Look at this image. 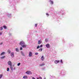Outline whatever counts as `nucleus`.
Here are the masks:
<instances>
[{
  "instance_id": "nucleus-1",
  "label": "nucleus",
  "mask_w": 79,
  "mask_h": 79,
  "mask_svg": "<svg viewBox=\"0 0 79 79\" xmlns=\"http://www.w3.org/2000/svg\"><path fill=\"white\" fill-rule=\"evenodd\" d=\"M8 65H9V66H12V64H11V62L10 61H9L8 62Z\"/></svg>"
},
{
  "instance_id": "nucleus-2",
  "label": "nucleus",
  "mask_w": 79,
  "mask_h": 79,
  "mask_svg": "<svg viewBox=\"0 0 79 79\" xmlns=\"http://www.w3.org/2000/svg\"><path fill=\"white\" fill-rule=\"evenodd\" d=\"M26 73L27 74H32V73L30 71H27Z\"/></svg>"
},
{
  "instance_id": "nucleus-3",
  "label": "nucleus",
  "mask_w": 79,
  "mask_h": 79,
  "mask_svg": "<svg viewBox=\"0 0 79 79\" xmlns=\"http://www.w3.org/2000/svg\"><path fill=\"white\" fill-rule=\"evenodd\" d=\"M24 44H25L24 42L23 41H21L19 43L20 45H21V46L23 45H24Z\"/></svg>"
},
{
  "instance_id": "nucleus-4",
  "label": "nucleus",
  "mask_w": 79,
  "mask_h": 79,
  "mask_svg": "<svg viewBox=\"0 0 79 79\" xmlns=\"http://www.w3.org/2000/svg\"><path fill=\"white\" fill-rule=\"evenodd\" d=\"M32 53L31 52H30L29 55V57H31V56H32Z\"/></svg>"
},
{
  "instance_id": "nucleus-5",
  "label": "nucleus",
  "mask_w": 79,
  "mask_h": 79,
  "mask_svg": "<svg viewBox=\"0 0 79 79\" xmlns=\"http://www.w3.org/2000/svg\"><path fill=\"white\" fill-rule=\"evenodd\" d=\"M10 55L11 56H12V57H14V56L15 55V53H14V52H11V53H10Z\"/></svg>"
},
{
  "instance_id": "nucleus-6",
  "label": "nucleus",
  "mask_w": 79,
  "mask_h": 79,
  "mask_svg": "<svg viewBox=\"0 0 79 79\" xmlns=\"http://www.w3.org/2000/svg\"><path fill=\"white\" fill-rule=\"evenodd\" d=\"M60 62V60H56L55 61V63L56 64H57V63H58Z\"/></svg>"
},
{
  "instance_id": "nucleus-7",
  "label": "nucleus",
  "mask_w": 79,
  "mask_h": 79,
  "mask_svg": "<svg viewBox=\"0 0 79 79\" xmlns=\"http://www.w3.org/2000/svg\"><path fill=\"white\" fill-rule=\"evenodd\" d=\"M22 47H23V48H24L26 47H27V45H26L23 44V45H22Z\"/></svg>"
},
{
  "instance_id": "nucleus-8",
  "label": "nucleus",
  "mask_w": 79,
  "mask_h": 79,
  "mask_svg": "<svg viewBox=\"0 0 79 79\" xmlns=\"http://www.w3.org/2000/svg\"><path fill=\"white\" fill-rule=\"evenodd\" d=\"M43 45H41L40 46H38L37 48V49H38V48H40V47L41 48H42V47Z\"/></svg>"
},
{
  "instance_id": "nucleus-9",
  "label": "nucleus",
  "mask_w": 79,
  "mask_h": 79,
  "mask_svg": "<svg viewBox=\"0 0 79 79\" xmlns=\"http://www.w3.org/2000/svg\"><path fill=\"white\" fill-rule=\"evenodd\" d=\"M46 46L47 48H49L50 47V44H47L46 45Z\"/></svg>"
},
{
  "instance_id": "nucleus-10",
  "label": "nucleus",
  "mask_w": 79,
  "mask_h": 79,
  "mask_svg": "<svg viewBox=\"0 0 79 79\" xmlns=\"http://www.w3.org/2000/svg\"><path fill=\"white\" fill-rule=\"evenodd\" d=\"M27 78H28L27 76H24L23 77V79H27Z\"/></svg>"
},
{
  "instance_id": "nucleus-11",
  "label": "nucleus",
  "mask_w": 79,
  "mask_h": 79,
  "mask_svg": "<svg viewBox=\"0 0 79 79\" xmlns=\"http://www.w3.org/2000/svg\"><path fill=\"white\" fill-rule=\"evenodd\" d=\"M44 56H42L41 58L42 61H44Z\"/></svg>"
},
{
  "instance_id": "nucleus-12",
  "label": "nucleus",
  "mask_w": 79,
  "mask_h": 79,
  "mask_svg": "<svg viewBox=\"0 0 79 79\" xmlns=\"http://www.w3.org/2000/svg\"><path fill=\"white\" fill-rule=\"evenodd\" d=\"M45 65V64L44 63H42V64H40V66H44Z\"/></svg>"
},
{
  "instance_id": "nucleus-13",
  "label": "nucleus",
  "mask_w": 79,
  "mask_h": 79,
  "mask_svg": "<svg viewBox=\"0 0 79 79\" xmlns=\"http://www.w3.org/2000/svg\"><path fill=\"white\" fill-rule=\"evenodd\" d=\"M49 2H50L51 4H52V5H53V2L52 1L50 0Z\"/></svg>"
},
{
  "instance_id": "nucleus-14",
  "label": "nucleus",
  "mask_w": 79,
  "mask_h": 79,
  "mask_svg": "<svg viewBox=\"0 0 79 79\" xmlns=\"http://www.w3.org/2000/svg\"><path fill=\"white\" fill-rule=\"evenodd\" d=\"M7 52H8V53L10 54V53H11V51H10V49H8V50H7Z\"/></svg>"
},
{
  "instance_id": "nucleus-15",
  "label": "nucleus",
  "mask_w": 79,
  "mask_h": 79,
  "mask_svg": "<svg viewBox=\"0 0 79 79\" xmlns=\"http://www.w3.org/2000/svg\"><path fill=\"white\" fill-rule=\"evenodd\" d=\"M5 53V52H2L1 54V56H2V55H4Z\"/></svg>"
},
{
  "instance_id": "nucleus-16",
  "label": "nucleus",
  "mask_w": 79,
  "mask_h": 79,
  "mask_svg": "<svg viewBox=\"0 0 79 79\" xmlns=\"http://www.w3.org/2000/svg\"><path fill=\"white\" fill-rule=\"evenodd\" d=\"M42 42H41V41L39 40L38 42V44H40Z\"/></svg>"
},
{
  "instance_id": "nucleus-17",
  "label": "nucleus",
  "mask_w": 79,
  "mask_h": 79,
  "mask_svg": "<svg viewBox=\"0 0 79 79\" xmlns=\"http://www.w3.org/2000/svg\"><path fill=\"white\" fill-rule=\"evenodd\" d=\"M3 27L4 29H6V28H7V27H6L5 25H4Z\"/></svg>"
},
{
  "instance_id": "nucleus-18",
  "label": "nucleus",
  "mask_w": 79,
  "mask_h": 79,
  "mask_svg": "<svg viewBox=\"0 0 79 79\" xmlns=\"http://www.w3.org/2000/svg\"><path fill=\"white\" fill-rule=\"evenodd\" d=\"M6 57L5 56H3L2 57H1V59H3L4 58H5Z\"/></svg>"
},
{
  "instance_id": "nucleus-19",
  "label": "nucleus",
  "mask_w": 79,
  "mask_h": 79,
  "mask_svg": "<svg viewBox=\"0 0 79 79\" xmlns=\"http://www.w3.org/2000/svg\"><path fill=\"white\" fill-rule=\"evenodd\" d=\"M39 51H40V52H42V48H40L39 49Z\"/></svg>"
},
{
  "instance_id": "nucleus-20",
  "label": "nucleus",
  "mask_w": 79,
  "mask_h": 79,
  "mask_svg": "<svg viewBox=\"0 0 79 79\" xmlns=\"http://www.w3.org/2000/svg\"><path fill=\"white\" fill-rule=\"evenodd\" d=\"M2 30H3V27H1L0 28V31H2Z\"/></svg>"
},
{
  "instance_id": "nucleus-21",
  "label": "nucleus",
  "mask_w": 79,
  "mask_h": 79,
  "mask_svg": "<svg viewBox=\"0 0 79 79\" xmlns=\"http://www.w3.org/2000/svg\"><path fill=\"white\" fill-rule=\"evenodd\" d=\"M16 52H19V50H18L17 48H16Z\"/></svg>"
},
{
  "instance_id": "nucleus-22",
  "label": "nucleus",
  "mask_w": 79,
  "mask_h": 79,
  "mask_svg": "<svg viewBox=\"0 0 79 79\" xmlns=\"http://www.w3.org/2000/svg\"><path fill=\"white\" fill-rule=\"evenodd\" d=\"M10 68L11 70H13V67H12V66H10Z\"/></svg>"
},
{
  "instance_id": "nucleus-23",
  "label": "nucleus",
  "mask_w": 79,
  "mask_h": 79,
  "mask_svg": "<svg viewBox=\"0 0 79 79\" xmlns=\"http://www.w3.org/2000/svg\"><path fill=\"white\" fill-rule=\"evenodd\" d=\"M9 70H10V69H9V68H7V71H9Z\"/></svg>"
},
{
  "instance_id": "nucleus-24",
  "label": "nucleus",
  "mask_w": 79,
  "mask_h": 79,
  "mask_svg": "<svg viewBox=\"0 0 79 79\" xmlns=\"http://www.w3.org/2000/svg\"><path fill=\"white\" fill-rule=\"evenodd\" d=\"M20 64H21V63H19L17 64V66H20Z\"/></svg>"
},
{
  "instance_id": "nucleus-25",
  "label": "nucleus",
  "mask_w": 79,
  "mask_h": 79,
  "mask_svg": "<svg viewBox=\"0 0 79 79\" xmlns=\"http://www.w3.org/2000/svg\"><path fill=\"white\" fill-rule=\"evenodd\" d=\"M2 77V74L0 75V79H1Z\"/></svg>"
},
{
  "instance_id": "nucleus-26",
  "label": "nucleus",
  "mask_w": 79,
  "mask_h": 79,
  "mask_svg": "<svg viewBox=\"0 0 79 79\" xmlns=\"http://www.w3.org/2000/svg\"><path fill=\"white\" fill-rule=\"evenodd\" d=\"M39 54V53L38 52H36L35 53V55H37Z\"/></svg>"
},
{
  "instance_id": "nucleus-27",
  "label": "nucleus",
  "mask_w": 79,
  "mask_h": 79,
  "mask_svg": "<svg viewBox=\"0 0 79 79\" xmlns=\"http://www.w3.org/2000/svg\"><path fill=\"white\" fill-rule=\"evenodd\" d=\"M46 15L47 16H49V15H48V13H46Z\"/></svg>"
},
{
  "instance_id": "nucleus-28",
  "label": "nucleus",
  "mask_w": 79,
  "mask_h": 79,
  "mask_svg": "<svg viewBox=\"0 0 79 79\" xmlns=\"http://www.w3.org/2000/svg\"><path fill=\"white\" fill-rule=\"evenodd\" d=\"M45 42H48V40L46 39L45 40Z\"/></svg>"
},
{
  "instance_id": "nucleus-29",
  "label": "nucleus",
  "mask_w": 79,
  "mask_h": 79,
  "mask_svg": "<svg viewBox=\"0 0 79 79\" xmlns=\"http://www.w3.org/2000/svg\"><path fill=\"white\" fill-rule=\"evenodd\" d=\"M23 50V48H22V47H21L20 48V50Z\"/></svg>"
},
{
  "instance_id": "nucleus-30",
  "label": "nucleus",
  "mask_w": 79,
  "mask_h": 79,
  "mask_svg": "<svg viewBox=\"0 0 79 79\" xmlns=\"http://www.w3.org/2000/svg\"><path fill=\"white\" fill-rule=\"evenodd\" d=\"M60 62L62 63H63V60H61Z\"/></svg>"
},
{
  "instance_id": "nucleus-31",
  "label": "nucleus",
  "mask_w": 79,
  "mask_h": 79,
  "mask_svg": "<svg viewBox=\"0 0 79 79\" xmlns=\"http://www.w3.org/2000/svg\"><path fill=\"white\" fill-rule=\"evenodd\" d=\"M37 24H35V27H37Z\"/></svg>"
},
{
  "instance_id": "nucleus-32",
  "label": "nucleus",
  "mask_w": 79,
  "mask_h": 79,
  "mask_svg": "<svg viewBox=\"0 0 79 79\" xmlns=\"http://www.w3.org/2000/svg\"><path fill=\"white\" fill-rule=\"evenodd\" d=\"M39 78H40V79H42V77H39Z\"/></svg>"
},
{
  "instance_id": "nucleus-33",
  "label": "nucleus",
  "mask_w": 79,
  "mask_h": 79,
  "mask_svg": "<svg viewBox=\"0 0 79 79\" xmlns=\"http://www.w3.org/2000/svg\"><path fill=\"white\" fill-rule=\"evenodd\" d=\"M2 44H3V43H0V45H2Z\"/></svg>"
},
{
  "instance_id": "nucleus-34",
  "label": "nucleus",
  "mask_w": 79,
  "mask_h": 79,
  "mask_svg": "<svg viewBox=\"0 0 79 79\" xmlns=\"http://www.w3.org/2000/svg\"><path fill=\"white\" fill-rule=\"evenodd\" d=\"M2 33L0 32V35H2Z\"/></svg>"
},
{
  "instance_id": "nucleus-35",
  "label": "nucleus",
  "mask_w": 79,
  "mask_h": 79,
  "mask_svg": "<svg viewBox=\"0 0 79 79\" xmlns=\"http://www.w3.org/2000/svg\"><path fill=\"white\" fill-rule=\"evenodd\" d=\"M32 79H35V78L34 77H33Z\"/></svg>"
},
{
  "instance_id": "nucleus-36",
  "label": "nucleus",
  "mask_w": 79,
  "mask_h": 79,
  "mask_svg": "<svg viewBox=\"0 0 79 79\" xmlns=\"http://www.w3.org/2000/svg\"><path fill=\"white\" fill-rule=\"evenodd\" d=\"M44 79H46L45 78H44Z\"/></svg>"
},
{
  "instance_id": "nucleus-37",
  "label": "nucleus",
  "mask_w": 79,
  "mask_h": 79,
  "mask_svg": "<svg viewBox=\"0 0 79 79\" xmlns=\"http://www.w3.org/2000/svg\"><path fill=\"white\" fill-rule=\"evenodd\" d=\"M37 79H39V78H37Z\"/></svg>"
}]
</instances>
